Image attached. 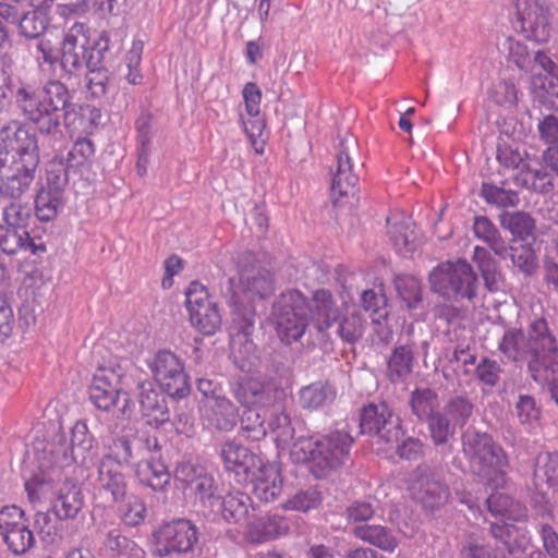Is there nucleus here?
<instances>
[{
  "instance_id": "obj_22",
  "label": "nucleus",
  "mask_w": 558,
  "mask_h": 558,
  "mask_svg": "<svg viewBox=\"0 0 558 558\" xmlns=\"http://www.w3.org/2000/svg\"><path fill=\"white\" fill-rule=\"evenodd\" d=\"M121 378L113 368L97 369L88 386L89 400L96 409L109 412L117 404L122 390Z\"/></svg>"
},
{
  "instance_id": "obj_42",
  "label": "nucleus",
  "mask_w": 558,
  "mask_h": 558,
  "mask_svg": "<svg viewBox=\"0 0 558 558\" xmlns=\"http://www.w3.org/2000/svg\"><path fill=\"white\" fill-rule=\"evenodd\" d=\"M0 250L7 255H15L20 250L31 251L37 254L45 251L44 244L36 245L27 230H20L0 225Z\"/></svg>"
},
{
  "instance_id": "obj_62",
  "label": "nucleus",
  "mask_w": 558,
  "mask_h": 558,
  "mask_svg": "<svg viewBox=\"0 0 558 558\" xmlns=\"http://www.w3.org/2000/svg\"><path fill=\"white\" fill-rule=\"evenodd\" d=\"M153 120V113L146 110L142 111L135 120L136 138L138 142L137 155L141 156V159L143 156L147 157L154 137Z\"/></svg>"
},
{
  "instance_id": "obj_28",
  "label": "nucleus",
  "mask_w": 558,
  "mask_h": 558,
  "mask_svg": "<svg viewBox=\"0 0 558 558\" xmlns=\"http://www.w3.org/2000/svg\"><path fill=\"white\" fill-rule=\"evenodd\" d=\"M411 413L420 423H426L430 441L434 438V420L439 414V400L437 392L428 387L415 388L409 398Z\"/></svg>"
},
{
  "instance_id": "obj_49",
  "label": "nucleus",
  "mask_w": 558,
  "mask_h": 558,
  "mask_svg": "<svg viewBox=\"0 0 558 558\" xmlns=\"http://www.w3.org/2000/svg\"><path fill=\"white\" fill-rule=\"evenodd\" d=\"M473 231L475 236L486 243L497 256L504 257L507 254L506 241L488 217L475 216Z\"/></svg>"
},
{
  "instance_id": "obj_3",
  "label": "nucleus",
  "mask_w": 558,
  "mask_h": 558,
  "mask_svg": "<svg viewBox=\"0 0 558 558\" xmlns=\"http://www.w3.org/2000/svg\"><path fill=\"white\" fill-rule=\"evenodd\" d=\"M353 441L348 433L340 430L326 435H301L293 441L292 453L299 461L308 463V470L315 478L323 480L351 464Z\"/></svg>"
},
{
  "instance_id": "obj_54",
  "label": "nucleus",
  "mask_w": 558,
  "mask_h": 558,
  "mask_svg": "<svg viewBox=\"0 0 558 558\" xmlns=\"http://www.w3.org/2000/svg\"><path fill=\"white\" fill-rule=\"evenodd\" d=\"M258 409H243L239 418L240 434L251 441H259L267 436V418Z\"/></svg>"
},
{
  "instance_id": "obj_5",
  "label": "nucleus",
  "mask_w": 558,
  "mask_h": 558,
  "mask_svg": "<svg viewBox=\"0 0 558 558\" xmlns=\"http://www.w3.org/2000/svg\"><path fill=\"white\" fill-rule=\"evenodd\" d=\"M410 490L425 518L433 520L438 526L450 523L452 511L447 506L451 498V489L440 466L427 462L417 464L411 474Z\"/></svg>"
},
{
  "instance_id": "obj_36",
  "label": "nucleus",
  "mask_w": 558,
  "mask_h": 558,
  "mask_svg": "<svg viewBox=\"0 0 558 558\" xmlns=\"http://www.w3.org/2000/svg\"><path fill=\"white\" fill-rule=\"evenodd\" d=\"M251 511H254L251 496L240 489H233L225 494L218 518H222L229 524H241L248 520Z\"/></svg>"
},
{
  "instance_id": "obj_53",
  "label": "nucleus",
  "mask_w": 558,
  "mask_h": 558,
  "mask_svg": "<svg viewBox=\"0 0 558 558\" xmlns=\"http://www.w3.org/2000/svg\"><path fill=\"white\" fill-rule=\"evenodd\" d=\"M506 184V182H501L500 185L483 182L480 195L487 204L498 208L517 207L520 203L519 193L507 189Z\"/></svg>"
},
{
  "instance_id": "obj_31",
  "label": "nucleus",
  "mask_w": 558,
  "mask_h": 558,
  "mask_svg": "<svg viewBox=\"0 0 558 558\" xmlns=\"http://www.w3.org/2000/svg\"><path fill=\"white\" fill-rule=\"evenodd\" d=\"M97 484L101 490L110 494L116 504L123 502L128 495V481L121 468L113 462L99 460L97 464Z\"/></svg>"
},
{
  "instance_id": "obj_60",
  "label": "nucleus",
  "mask_w": 558,
  "mask_h": 558,
  "mask_svg": "<svg viewBox=\"0 0 558 558\" xmlns=\"http://www.w3.org/2000/svg\"><path fill=\"white\" fill-rule=\"evenodd\" d=\"M22 197L9 198L0 197V199L9 201V205L3 208L4 226L27 230L28 221L32 217V210L27 205L21 204Z\"/></svg>"
},
{
  "instance_id": "obj_44",
  "label": "nucleus",
  "mask_w": 558,
  "mask_h": 558,
  "mask_svg": "<svg viewBox=\"0 0 558 558\" xmlns=\"http://www.w3.org/2000/svg\"><path fill=\"white\" fill-rule=\"evenodd\" d=\"M354 535L384 551L392 553L399 544L396 533L380 524H362L354 529Z\"/></svg>"
},
{
  "instance_id": "obj_33",
  "label": "nucleus",
  "mask_w": 558,
  "mask_h": 558,
  "mask_svg": "<svg viewBox=\"0 0 558 558\" xmlns=\"http://www.w3.org/2000/svg\"><path fill=\"white\" fill-rule=\"evenodd\" d=\"M387 234L399 253H411L415 251L417 244V233L415 223L410 217L404 215L387 217Z\"/></svg>"
},
{
  "instance_id": "obj_47",
  "label": "nucleus",
  "mask_w": 558,
  "mask_h": 558,
  "mask_svg": "<svg viewBox=\"0 0 558 558\" xmlns=\"http://www.w3.org/2000/svg\"><path fill=\"white\" fill-rule=\"evenodd\" d=\"M459 558H505V553L493 550L477 532H464L457 544Z\"/></svg>"
},
{
  "instance_id": "obj_29",
  "label": "nucleus",
  "mask_w": 558,
  "mask_h": 558,
  "mask_svg": "<svg viewBox=\"0 0 558 558\" xmlns=\"http://www.w3.org/2000/svg\"><path fill=\"white\" fill-rule=\"evenodd\" d=\"M337 398V389L327 379L303 386L298 391V402L305 411H319L330 407Z\"/></svg>"
},
{
  "instance_id": "obj_50",
  "label": "nucleus",
  "mask_w": 558,
  "mask_h": 558,
  "mask_svg": "<svg viewBox=\"0 0 558 558\" xmlns=\"http://www.w3.org/2000/svg\"><path fill=\"white\" fill-rule=\"evenodd\" d=\"M475 258L485 288L489 292L501 290L504 276L496 259L485 248L478 247L475 248Z\"/></svg>"
},
{
  "instance_id": "obj_24",
  "label": "nucleus",
  "mask_w": 558,
  "mask_h": 558,
  "mask_svg": "<svg viewBox=\"0 0 558 558\" xmlns=\"http://www.w3.org/2000/svg\"><path fill=\"white\" fill-rule=\"evenodd\" d=\"M174 480L194 495L196 504L217 484L206 466L193 461L179 462L174 469Z\"/></svg>"
},
{
  "instance_id": "obj_6",
  "label": "nucleus",
  "mask_w": 558,
  "mask_h": 558,
  "mask_svg": "<svg viewBox=\"0 0 558 558\" xmlns=\"http://www.w3.org/2000/svg\"><path fill=\"white\" fill-rule=\"evenodd\" d=\"M110 45L107 32L92 37L83 24L75 23L63 36L60 47V75L65 83L77 77L87 65H96L104 60V51Z\"/></svg>"
},
{
  "instance_id": "obj_20",
  "label": "nucleus",
  "mask_w": 558,
  "mask_h": 558,
  "mask_svg": "<svg viewBox=\"0 0 558 558\" xmlns=\"http://www.w3.org/2000/svg\"><path fill=\"white\" fill-rule=\"evenodd\" d=\"M525 513L519 514V519L492 522L489 524L490 535L501 542L505 546L507 554L505 558H526L527 550L532 547L531 532L527 527Z\"/></svg>"
},
{
  "instance_id": "obj_32",
  "label": "nucleus",
  "mask_w": 558,
  "mask_h": 558,
  "mask_svg": "<svg viewBox=\"0 0 558 558\" xmlns=\"http://www.w3.org/2000/svg\"><path fill=\"white\" fill-rule=\"evenodd\" d=\"M499 222L512 235L510 243L536 241V220L524 210L502 211Z\"/></svg>"
},
{
  "instance_id": "obj_37",
  "label": "nucleus",
  "mask_w": 558,
  "mask_h": 558,
  "mask_svg": "<svg viewBox=\"0 0 558 558\" xmlns=\"http://www.w3.org/2000/svg\"><path fill=\"white\" fill-rule=\"evenodd\" d=\"M239 418V407L226 396L218 397L207 411L209 426L220 433L232 432L236 427Z\"/></svg>"
},
{
  "instance_id": "obj_9",
  "label": "nucleus",
  "mask_w": 558,
  "mask_h": 558,
  "mask_svg": "<svg viewBox=\"0 0 558 558\" xmlns=\"http://www.w3.org/2000/svg\"><path fill=\"white\" fill-rule=\"evenodd\" d=\"M271 316L284 344L299 341L310 324L311 304L299 290H287L274 301Z\"/></svg>"
},
{
  "instance_id": "obj_27",
  "label": "nucleus",
  "mask_w": 558,
  "mask_h": 558,
  "mask_svg": "<svg viewBox=\"0 0 558 558\" xmlns=\"http://www.w3.org/2000/svg\"><path fill=\"white\" fill-rule=\"evenodd\" d=\"M230 393L242 409L263 408L269 401L264 381L254 377L230 381Z\"/></svg>"
},
{
  "instance_id": "obj_7",
  "label": "nucleus",
  "mask_w": 558,
  "mask_h": 558,
  "mask_svg": "<svg viewBox=\"0 0 558 558\" xmlns=\"http://www.w3.org/2000/svg\"><path fill=\"white\" fill-rule=\"evenodd\" d=\"M40 163V144L15 153L0 148V197H23L34 183Z\"/></svg>"
},
{
  "instance_id": "obj_16",
  "label": "nucleus",
  "mask_w": 558,
  "mask_h": 558,
  "mask_svg": "<svg viewBox=\"0 0 558 558\" xmlns=\"http://www.w3.org/2000/svg\"><path fill=\"white\" fill-rule=\"evenodd\" d=\"M0 535L14 556L25 555L36 544L34 532L29 530V519L15 505L0 509Z\"/></svg>"
},
{
  "instance_id": "obj_51",
  "label": "nucleus",
  "mask_w": 558,
  "mask_h": 558,
  "mask_svg": "<svg viewBox=\"0 0 558 558\" xmlns=\"http://www.w3.org/2000/svg\"><path fill=\"white\" fill-rule=\"evenodd\" d=\"M190 322L204 336H214L221 328L222 316L214 302L190 313Z\"/></svg>"
},
{
  "instance_id": "obj_55",
  "label": "nucleus",
  "mask_w": 558,
  "mask_h": 558,
  "mask_svg": "<svg viewBox=\"0 0 558 558\" xmlns=\"http://www.w3.org/2000/svg\"><path fill=\"white\" fill-rule=\"evenodd\" d=\"M393 287L409 310H416L423 302L421 282L412 275H396Z\"/></svg>"
},
{
  "instance_id": "obj_64",
  "label": "nucleus",
  "mask_w": 558,
  "mask_h": 558,
  "mask_svg": "<svg viewBox=\"0 0 558 558\" xmlns=\"http://www.w3.org/2000/svg\"><path fill=\"white\" fill-rule=\"evenodd\" d=\"M322 502V494L315 487H308L298 492L284 505L286 508L307 512L317 508Z\"/></svg>"
},
{
  "instance_id": "obj_18",
  "label": "nucleus",
  "mask_w": 558,
  "mask_h": 558,
  "mask_svg": "<svg viewBox=\"0 0 558 558\" xmlns=\"http://www.w3.org/2000/svg\"><path fill=\"white\" fill-rule=\"evenodd\" d=\"M239 280L243 288L241 295L257 296V302L270 298L275 292V275L252 252L244 253L239 260Z\"/></svg>"
},
{
  "instance_id": "obj_57",
  "label": "nucleus",
  "mask_w": 558,
  "mask_h": 558,
  "mask_svg": "<svg viewBox=\"0 0 558 558\" xmlns=\"http://www.w3.org/2000/svg\"><path fill=\"white\" fill-rule=\"evenodd\" d=\"M135 440L136 438L126 435L114 438L109 446V451L99 460L109 459L110 462L120 468L130 466L135 458Z\"/></svg>"
},
{
  "instance_id": "obj_41",
  "label": "nucleus",
  "mask_w": 558,
  "mask_h": 558,
  "mask_svg": "<svg viewBox=\"0 0 558 558\" xmlns=\"http://www.w3.org/2000/svg\"><path fill=\"white\" fill-rule=\"evenodd\" d=\"M113 59V52L110 47L104 51V60L94 65H87L88 73L86 74L87 80V92L92 98L100 99L106 96L110 82L109 66Z\"/></svg>"
},
{
  "instance_id": "obj_15",
  "label": "nucleus",
  "mask_w": 558,
  "mask_h": 558,
  "mask_svg": "<svg viewBox=\"0 0 558 558\" xmlns=\"http://www.w3.org/2000/svg\"><path fill=\"white\" fill-rule=\"evenodd\" d=\"M357 151V141L353 135H347L339 143L337 153V171L331 182L333 204L347 198L350 206L359 202V174L353 170L352 155Z\"/></svg>"
},
{
  "instance_id": "obj_59",
  "label": "nucleus",
  "mask_w": 558,
  "mask_h": 558,
  "mask_svg": "<svg viewBox=\"0 0 558 558\" xmlns=\"http://www.w3.org/2000/svg\"><path fill=\"white\" fill-rule=\"evenodd\" d=\"M173 413H170V423L178 434L191 437L195 434V416L193 408L189 405L187 399L183 401H175Z\"/></svg>"
},
{
  "instance_id": "obj_38",
  "label": "nucleus",
  "mask_w": 558,
  "mask_h": 558,
  "mask_svg": "<svg viewBox=\"0 0 558 558\" xmlns=\"http://www.w3.org/2000/svg\"><path fill=\"white\" fill-rule=\"evenodd\" d=\"M289 520L279 514H268L247 523V538L252 543H264L286 534Z\"/></svg>"
},
{
  "instance_id": "obj_48",
  "label": "nucleus",
  "mask_w": 558,
  "mask_h": 558,
  "mask_svg": "<svg viewBox=\"0 0 558 558\" xmlns=\"http://www.w3.org/2000/svg\"><path fill=\"white\" fill-rule=\"evenodd\" d=\"M534 100L547 110L558 111V72L533 77Z\"/></svg>"
},
{
  "instance_id": "obj_2",
  "label": "nucleus",
  "mask_w": 558,
  "mask_h": 558,
  "mask_svg": "<svg viewBox=\"0 0 558 558\" xmlns=\"http://www.w3.org/2000/svg\"><path fill=\"white\" fill-rule=\"evenodd\" d=\"M558 342L544 318L530 325L526 336L522 328H508L499 342V351L512 362H525L526 372L533 381L543 380L542 374L557 354Z\"/></svg>"
},
{
  "instance_id": "obj_46",
  "label": "nucleus",
  "mask_w": 558,
  "mask_h": 558,
  "mask_svg": "<svg viewBox=\"0 0 558 558\" xmlns=\"http://www.w3.org/2000/svg\"><path fill=\"white\" fill-rule=\"evenodd\" d=\"M231 359L238 369L243 373H254L260 365L257 347L252 337H233Z\"/></svg>"
},
{
  "instance_id": "obj_61",
  "label": "nucleus",
  "mask_w": 558,
  "mask_h": 558,
  "mask_svg": "<svg viewBox=\"0 0 558 558\" xmlns=\"http://www.w3.org/2000/svg\"><path fill=\"white\" fill-rule=\"evenodd\" d=\"M366 322L355 313L338 320L337 333L342 341L354 344L360 341L365 330Z\"/></svg>"
},
{
  "instance_id": "obj_45",
  "label": "nucleus",
  "mask_w": 558,
  "mask_h": 558,
  "mask_svg": "<svg viewBox=\"0 0 558 558\" xmlns=\"http://www.w3.org/2000/svg\"><path fill=\"white\" fill-rule=\"evenodd\" d=\"M70 452L74 462L82 463L97 453V442L84 421H77L71 429Z\"/></svg>"
},
{
  "instance_id": "obj_34",
  "label": "nucleus",
  "mask_w": 558,
  "mask_h": 558,
  "mask_svg": "<svg viewBox=\"0 0 558 558\" xmlns=\"http://www.w3.org/2000/svg\"><path fill=\"white\" fill-rule=\"evenodd\" d=\"M101 549L107 558H146L144 548L117 527L105 533Z\"/></svg>"
},
{
  "instance_id": "obj_63",
  "label": "nucleus",
  "mask_w": 558,
  "mask_h": 558,
  "mask_svg": "<svg viewBox=\"0 0 558 558\" xmlns=\"http://www.w3.org/2000/svg\"><path fill=\"white\" fill-rule=\"evenodd\" d=\"M158 387L172 400L183 401L191 393L190 378L186 373L178 374L173 378L158 381Z\"/></svg>"
},
{
  "instance_id": "obj_23",
  "label": "nucleus",
  "mask_w": 558,
  "mask_h": 558,
  "mask_svg": "<svg viewBox=\"0 0 558 558\" xmlns=\"http://www.w3.org/2000/svg\"><path fill=\"white\" fill-rule=\"evenodd\" d=\"M533 484L544 504L558 506V452L537 458Z\"/></svg>"
},
{
  "instance_id": "obj_58",
  "label": "nucleus",
  "mask_w": 558,
  "mask_h": 558,
  "mask_svg": "<svg viewBox=\"0 0 558 558\" xmlns=\"http://www.w3.org/2000/svg\"><path fill=\"white\" fill-rule=\"evenodd\" d=\"M94 153L93 142L88 138H80L73 144L65 159L70 168H73L81 178L84 171L89 167Z\"/></svg>"
},
{
  "instance_id": "obj_35",
  "label": "nucleus",
  "mask_w": 558,
  "mask_h": 558,
  "mask_svg": "<svg viewBox=\"0 0 558 558\" xmlns=\"http://www.w3.org/2000/svg\"><path fill=\"white\" fill-rule=\"evenodd\" d=\"M259 471L254 473L253 478L247 480L246 484L252 485V493L256 499L263 502L276 500L282 488L280 474L268 462H264Z\"/></svg>"
},
{
  "instance_id": "obj_12",
  "label": "nucleus",
  "mask_w": 558,
  "mask_h": 558,
  "mask_svg": "<svg viewBox=\"0 0 558 558\" xmlns=\"http://www.w3.org/2000/svg\"><path fill=\"white\" fill-rule=\"evenodd\" d=\"M198 535L197 526L189 519L163 522L151 534L150 553L159 558L191 553L198 543Z\"/></svg>"
},
{
  "instance_id": "obj_14",
  "label": "nucleus",
  "mask_w": 558,
  "mask_h": 558,
  "mask_svg": "<svg viewBox=\"0 0 558 558\" xmlns=\"http://www.w3.org/2000/svg\"><path fill=\"white\" fill-rule=\"evenodd\" d=\"M359 427L362 435L376 437L378 441L390 446L404 435L400 417L385 401L363 404L359 409Z\"/></svg>"
},
{
  "instance_id": "obj_8",
  "label": "nucleus",
  "mask_w": 558,
  "mask_h": 558,
  "mask_svg": "<svg viewBox=\"0 0 558 558\" xmlns=\"http://www.w3.org/2000/svg\"><path fill=\"white\" fill-rule=\"evenodd\" d=\"M428 282L430 291L446 301H472L476 296L477 276L465 259L438 264L429 272Z\"/></svg>"
},
{
  "instance_id": "obj_17",
  "label": "nucleus",
  "mask_w": 558,
  "mask_h": 558,
  "mask_svg": "<svg viewBox=\"0 0 558 558\" xmlns=\"http://www.w3.org/2000/svg\"><path fill=\"white\" fill-rule=\"evenodd\" d=\"M217 453L223 470L228 474H233L234 480L240 484L247 483V480L253 478L254 473L260 472L265 462L262 457L236 438L223 440L219 445Z\"/></svg>"
},
{
  "instance_id": "obj_10",
  "label": "nucleus",
  "mask_w": 558,
  "mask_h": 558,
  "mask_svg": "<svg viewBox=\"0 0 558 558\" xmlns=\"http://www.w3.org/2000/svg\"><path fill=\"white\" fill-rule=\"evenodd\" d=\"M78 173L70 168L65 158L56 156L46 167V185H43L35 196V213L40 221H50L63 207V194L71 179Z\"/></svg>"
},
{
  "instance_id": "obj_11",
  "label": "nucleus",
  "mask_w": 558,
  "mask_h": 558,
  "mask_svg": "<svg viewBox=\"0 0 558 558\" xmlns=\"http://www.w3.org/2000/svg\"><path fill=\"white\" fill-rule=\"evenodd\" d=\"M474 413V403L466 395H454L448 398L434 420L433 446L442 454L454 449L457 429H463Z\"/></svg>"
},
{
  "instance_id": "obj_56",
  "label": "nucleus",
  "mask_w": 558,
  "mask_h": 558,
  "mask_svg": "<svg viewBox=\"0 0 558 558\" xmlns=\"http://www.w3.org/2000/svg\"><path fill=\"white\" fill-rule=\"evenodd\" d=\"M275 435L278 444L284 446L295 441V429L292 426L291 417L284 410L274 409L267 418V433Z\"/></svg>"
},
{
  "instance_id": "obj_39",
  "label": "nucleus",
  "mask_w": 558,
  "mask_h": 558,
  "mask_svg": "<svg viewBox=\"0 0 558 558\" xmlns=\"http://www.w3.org/2000/svg\"><path fill=\"white\" fill-rule=\"evenodd\" d=\"M414 344H398L387 362V377L392 384L403 383L414 368Z\"/></svg>"
},
{
  "instance_id": "obj_1",
  "label": "nucleus",
  "mask_w": 558,
  "mask_h": 558,
  "mask_svg": "<svg viewBox=\"0 0 558 558\" xmlns=\"http://www.w3.org/2000/svg\"><path fill=\"white\" fill-rule=\"evenodd\" d=\"M75 90L60 80H47L41 85L21 82L15 93V106L31 124L37 125L45 137L62 138L61 126H76V121L86 120L98 126L101 111L95 106L74 101Z\"/></svg>"
},
{
  "instance_id": "obj_40",
  "label": "nucleus",
  "mask_w": 558,
  "mask_h": 558,
  "mask_svg": "<svg viewBox=\"0 0 558 558\" xmlns=\"http://www.w3.org/2000/svg\"><path fill=\"white\" fill-rule=\"evenodd\" d=\"M536 241L506 243L507 254L501 257H510L512 265L526 278L536 275L538 269V257L534 248Z\"/></svg>"
},
{
  "instance_id": "obj_21",
  "label": "nucleus",
  "mask_w": 558,
  "mask_h": 558,
  "mask_svg": "<svg viewBox=\"0 0 558 558\" xmlns=\"http://www.w3.org/2000/svg\"><path fill=\"white\" fill-rule=\"evenodd\" d=\"M136 398L143 417L147 423L159 428L170 421V408L166 400V393L156 387L151 380H142L136 386Z\"/></svg>"
},
{
  "instance_id": "obj_26",
  "label": "nucleus",
  "mask_w": 558,
  "mask_h": 558,
  "mask_svg": "<svg viewBox=\"0 0 558 558\" xmlns=\"http://www.w3.org/2000/svg\"><path fill=\"white\" fill-rule=\"evenodd\" d=\"M35 126L36 129L24 121L10 120L0 129V144L4 145L3 148L9 149L10 153H15L34 145V143L39 144V136L44 140L47 138L48 142L57 140L43 136L38 126Z\"/></svg>"
},
{
  "instance_id": "obj_25",
  "label": "nucleus",
  "mask_w": 558,
  "mask_h": 558,
  "mask_svg": "<svg viewBox=\"0 0 558 558\" xmlns=\"http://www.w3.org/2000/svg\"><path fill=\"white\" fill-rule=\"evenodd\" d=\"M85 506L81 486L73 481H65L56 492L50 502V511L60 521L74 520Z\"/></svg>"
},
{
  "instance_id": "obj_43",
  "label": "nucleus",
  "mask_w": 558,
  "mask_h": 558,
  "mask_svg": "<svg viewBox=\"0 0 558 558\" xmlns=\"http://www.w3.org/2000/svg\"><path fill=\"white\" fill-rule=\"evenodd\" d=\"M136 477L141 485L154 492H162L170 484L171 474L168 466L159 459H150L138 464Z\"/></svg>"
},
{
  "instance_id": "obj_13",
  "label": "nucleus",
  "mask_w": 558,
  "mask_h": 558,
  "mask_svg": "<svg viewBox=\"0 0 558 558\" xmlns=\"http://www.w3.org/2000/svg\"><path fill=\"white\" fill-rule=\"evenodd\" d=\"M220 291L231 308V328L234 337H252L257 327H263V315L266 312L264 302L248 300L246 295L236 292L235 280L231 277L223 278Z\"/></svg>"
},
{
  "instance_id": "obj_4",
  "label": "nucleus",
  "mask_w": 558,
  "mask_h": 558,
  "mask_svg": "<svg viewBox=\"0 0 558 558\" xmlns=\"http://www.w3.org/2000/svg\"><path fill=\"white\" fill-rule=\"evenodd\" d=\"M461 446L470 474L477 482L492 488L505 484L508 457L489 433L469 427L462 432Z\"/></svg>"
},
{
  "instance_id": "obj_52",
  "label": "nucleus",
  "mask_w": 558,
  "mask_h": 558,
  "mask_svg": "<svg viewBox=\"0 0 558 558\" xmlns=\"http://www.w3.org/2000/svg\"><path fill=\"white\" fill-rule=\"evenodd\" d=\"M49 25L48 12L43 8H33L20 16L19 33L26 39H38Z\"/></svg>"
},
{
  "instance_id": "obj_19",
  "label": "nucleus",
  "mask_w": 558,
  "mask_h": 558,
  "mask_svg": "<svg viewBox=\"0 0 558 558\" xmlns=\"http://www.w3.org/2000/svg\"><path fill=\"white\" fill-rule=\"evenodd\" d=\"M517 22L529 40L546 43L551 32V9L546 0H518Z\"/></svg>"
},
{
  "instance_id": "obj_30",
  "label": "nucleus",
  "mask_w": 558,
  "mask_h": 558,
  "mask_svg": "<svg viewBox=\"0 0 558 558\" xmlns=\"http://www.w3.org/2000/svg\"><path fill=\"white\" fill-rule=\"evenodd\" d=\"M310 320L318 332L323 333L340 319V311L332 293L327 289L316 290L311 300Z\"/></svg>"
}]
</instances>
